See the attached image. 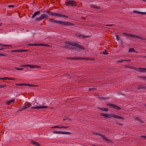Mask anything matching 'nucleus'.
Returning a JSON list of instances; mask_svg holds the SVG:
<instances>
[{"mask_svg":"<svg viewBox=\"0 0 146 146\" xmlns=\"http://www.w3.org/2000/svg\"><path fill=\"white\" fill-rule=\"evenodd\" d=\"M128 36H131V37H135V38H137L141 39L142 40H146V38H143L141 37L137 36H135V35H129V34H128Z\"/></svg>","mask_w":146,"mask_h":146,"instance_id":"ddd939ff","label":"nucleus"},{"mask_svg":"<svg viewBox=\"0 0 146 146\" xmlns=\"http://www.w3.org/2000/svg\"><path fill=\"white\" fill-rule=\"evenodd\" d=\"M9 7H15V6L13 5H9L8 6Z\"/></svg>","mask_w":146,"mask_h":146,"instance_id":"de8ad7c7","label":"nucleus"},{"mask_svg":"<svg viewBox=\"0 0 146 146\" xmlns=\"http://www.w3.org/2000/svg\"><path fill=\"white\" fill-rule=\"evenodd\" d=\"M97 108L98 109H100L101 110L105 111H108V108H101L99 107H98Z\"/></svg>","mask_w":146,"mask_h":146,"instance_id":"aec40b11","label":"nucleus"},{"mask_svg":"<svg viewBox=\"0 0 146 146\" xmlns=\"http://www.w3.org/2000/svg\"><path fill=\"white\" fill-rule=\"evenodd\" d=\"M68 121H70L71 120V119L70 118H69L68 119Z\"/></svg>","mask_w":146,"mask_h":146,"instance_id":"bf43d9fd","label":"nucleus"},{"mask_svg":"<svg viewBox=\"0 0 146 146\" xmlns=\"http://www.w3.org/2000/svg\"><path fill=\"white\" fill-rule=\"evenodd\" d=\"M139 70H137V71L141 72H146L145 71V70H146V68H139Z\"/></svg>","mask_w":146,"mask_h":146,"instance_id":"dca6fc26","label":"nucleus"},{"mask_svg":"<svg viewBox=\"0 0 146 146\" xmlns=\"http://www.w3.org/2000/svg\"><path fill=\"white\" fill-rule=\"evenodd\" d=\"M130 61V60H128V61Z\"/></svg>","mask_w":146,"mask_h":146,"instance_id":"774afa93","label":"nucleus"},{"mask_svg":"<svg viewBox=\"0 0 146 146\" xmlns=\"http://www.w3.org/2000/svg\"><path fill=\"white\" fill-rule=\"evenodd\" d=\"M9 80H15V78H9Z\"/></svg>","mask_w":146,"mask_h":146,"instance_id":"a18cd8bd","label":"nucleus"},{"mask_svg":"<svg viewBox=\"0 0 146 146\" xmlns=\"http://www.w3.org/2000/svg\"><path fill=\"white\" fill-rule=\"evenodd\" d=\"M6 56L7 54H3L0 53V56Z\"/></svg>","mask_w":146,"mask_h":146,"instance_id":"79ce46f5","label":"nucleus"},{"mask_svg":"<svg viewBox=\"0 0 146 146\" xmlns=\"http://www.w3.org/2000/svg\"><path fill=\"white\" fill-rule=\"evenodd\" d=\"M141 137L146 138V136H141Z\"/></svg>","mask_w":146,"mask_h":146,"instance_id":"864d4df0","label":"nucleus"},{"mask_svg":"<svg viewBox=\"0 0 146 146\" xmlns=\"http://www.w3.org/2000/svg\"><path fill=\"white\" fill-rule=\"evenodd\" d=\"M6 48H0V50H3V49H5Z\"/></svg>","mask_w":146,"mask_h":146,"instance_id":"6e6d98bb","label":"nucleus"},{"mask_svg":"<svg viewBox=\"0 0 146 146\" xmlns=\"http://www.w3.org/2000/svg\"><path fill=\"white\" fill-rule=\"evenodd\" d=\"M48 17V16L47 15L45 14H42L41 15L40 17L36 18L35 21H39L46 18H47Z\"/></svg>","mask_w":146,"mask_h":146,"instance_id":"39448f33","label":"nucleus"},{"mask_svg":"<svg viewBox=\"0 0 146 146\" xmlns=\"http://www.w3.org/2000/svg\"><path fill=\"white\" fill-rule=\"evenodd\" d=\"M98 133H97L96 132H95L94 133V134H95V135H97Z\"/></svg>","mask_w":146,"mask_h":146,"instance_id":"680f3d73","label":"nucleus"},{"mask_svg":"<svg viewBox=\"0 0 146 146\" xmlns=\"http://www.w3.org/2000/svg\"><path fill=\"white\" fill-rule=\"evenodd\" d=\"M89 58L84 57H78V60H89Z\"/></svg>","mask_w":146,"mask_h":146,"instance_id":"412c9836","label":"nucleus"},{"mask_svg":"<svg viewBox=\"0 0 146 146\" xmlns=\"http://www.w3.org/2000/svg\"><path fill=\"white\" fill-rule=\"evenodd\" d=\"M53 133L55 134H67L70 135L71 134V133L68 132L62 131H53Z\"/></svg>","mask_w":146,"mask_h":146,"instance_id":"1a4fd4ad","label":"nucleus"},{"mask_svg":"<svg viewBox=\"0 0 146 146\" xmlns=\"http://www.w3.org/2000/svg\"><path fill=\"white\" fill-rule=\"evenodd\" d=\"M76 35L79 37L82 36V38H86L88 37L89 36H86L84 35H81L79 34V33H77L76 34Z\"/></svg>","mask_w":146,"mask_h":146,"instance_id":"f8f14e48","label":"nucleus"},{"mask_svg":"<svg viewBox=\"0 0 146 146\" xmlns=\"http://www.w3.org/2000/svg\"><path fill=\"white\" fill-rule=\"evenodd\" d=\"M101 98H102V99L108 100V99H109V97H101Z\"/></svg>","mask_w":146,"mask_h":146,"instance_id":"f704fd0d","label":"nucleus"},{"mask_svg":"<svg viewBox=\"0 0 146 146\" xmlns=\"http://www.w3.org/2000/svg\"><path fill=\"white\" fill-rule=\"evenodd\" d=\"M66 119H63V121H65V120H66Z\"/></svg>","mask_w":146,"mask_h":146,"instance_id":"e2e57ef3","label":"nucleus"},{"mask_svg":"<svg viewBox=\"0 0 146 146\" xmlns=\"http://www.w3.org/2000/svg\"><path fill=\"white\" fill-rule=\"evenodd\" d=\"M0 79H1V80H2V79H3V78H0Z\"/></svg>","mask_w":146,"mask_h":146,"instance_id":"69168bd1","label":"nucleus"},{"mask_svg":"<svg viewBox=\"0 0 146 146\" xmlns=\"http://www.w3.org/2000/svg\"><path fill=\"white\" fill-rule=\"evenodd\" d=\"M133 12H135L136 13L141 14H146V12H139V11H133Z\"/></svg>","mask_w":146,"mask_h":146,"instance_id":"b1692460","label":"nucleus"},{"mask_svg":"<svg viewBox=\"0 0 146 146\" xmlns=\"http://www.w3.org/2000/svg\"><path fill=\"white\" fill-rule=\"evenodd\" d=\"M28 51V50H26V49H22V50H20V52H27Z\"/></svg>","mask_w":146,"mask_h":146,"instance_id":"7c9ffc66","label":"nucleus"},{"mask_svg":"<svg viewBox=\"0 0 146 146\" xmlns=\"http://www.w3.org/2000/svg\"><path fill=\"white\" fill-rule=\"evenodd\" d=\"M31 103H29L28 104L24 106L22 108V109H21L20 110H23L26 109L30 107L31 106Z\"/></svg>","mask_w":146,"mask_h":146,"instance_id":"4468645a","label":"nucleus"},{"mask_svg":"<svg viewBox=\"0 0 146 146\" xmlns=\"http://www.w3.org/2000/svg\"><path fill=\"white\" fill-rule=\"evenodd\" d=\"M37 46H49L48 45L44 44H38L37 43Z\"/></svg>","mask_w":146,"mask_h":146,"instance_id":"393cba45","label":"nucleus"},{"mask_svg":"<svg viewBox=\"0 0 146 146\" xmlns=\"http://www.w3.org/2000/svg\"><path fill=\"white\" fill-rule=\"evenodd\" d=\"M26 85H27V84L20 83V86H26Z\"/></svg>","mask_w":146,"mask_h":146,"instance_id":"c03bdc74","label":"nucleus"},{"mask_svg":"<svg viewBox=\"0 0 146 146\" xmlns=\"http://www.w3.org/2000/svg\"><path fill=\"white\" fill-rule=\"evenodd\" d=\"M105 139L107 141H109V142H111V141H110V140L109 139H108V138H107V137H105V138H104V139Z\"/></svg>","mask_w":146,"mask_h":146,"instance_id":"a19ab883","label":"nucleus"},{"mask_svg":"<svg viewBox=\"0 0 146 146\" xmlns=\"http://www.w3.org/2000/svg\"><path fill=\"white\" fill-rule=\"evenodd\" d=\"M95 60V59L94 58H89V60Z\"/></svg>","mask_w":146,"mask_h":146,"instance_id":"3c124183","label":"nucleus"},{"mask_svg":"<svg viewBox=\"0 0 146 146\" xmlns=\"http://www.w3.org/2000/svg\"><path fill=\"white\" fill-rule=\"evenodd\" d=\"M116 38H117V39L118 40H119V36L117 35H116Z\"/></svg>","mask_w":146,"mask_h":146,"instance_id":"603ef678","label":"nucleus"},{"mask_svg":"<svg viewBox=\"0 0 146 146\" xmlns=\"http://www.w3.org/2000/svg\"><path fill=\"white\" fill-rule=\"evenodd\" d=\"M66 48H70L69 47V45H66V46L65 47Z\"/></svg>","mask_w":146,"mask_h":146,"instance_id":"4d7b16f0","label":"nucleus"},{"mask_svg":"<svg viewBox=\"0 0 146 146\" xmlns=\"http://www.w3.org/2000/svg\"><path fill=\"white\" fill-rule=\"evenodd\" d=\"M146 88V87L145 86H140L139 88H138V89H144Z\"/></svg>","mask_w":146,"mask_h":146,"instance_id":"2f4dec72","label":"nucleus"},{"mask_svg":"<svg viewBox=\"0 0 146 146\" xmlns=\"http://www.w3.org/2000/svg\"><path fill=\"white\" fill-rule=\"evenodd\" d=\"M48 107L46 106H37L35 107H32L31 108V109H43L48 108Z\"/></svg>","mask_w":146,"mask_h":146,"instance_id":"9d476101","label":"nucleus"},{"mask_svg":"<svg viewBox=\"0 0 146 146\" xmlns=\"http://www.w3.org/2000/svg\"><path fill=\"white\" fill-rule=\"evenodd\" d=\"M45 12L48 14L49 15H52V12H51L47 10Z\"/></svg>","mask_w":146,"mask_h":146,"instance_id":"cd10ccee","label":"nucleus"},{"mask_svg":"<svg viewBox=\"0 0 146 146\" xmlns=\"http://www.w3.org/2000/svg\"><path fill=\"white\" fill-rule=\"evenodd\" d=\"M135 119L138 121H139L140 122H141V123H143V122L142 121V120H141V119L139 118V117H136V118Z\"/></svg>","mask_w":146,"mask_h":146,"instance_id":"bb28decb","label":"nucleus"},{"mask_svg":"<svg viewBox=\"0 0 146 146\" xmlns=\"http://www.w3.org/2000/svg\"><path fill=\"white\" fill-rule=\"evenodd\" d=\"M103 54H104L106 55L108 54V53L107 52V51L105 50V51L103 52Z\"/></svg>","mask_w":146,"mask_h":146,"instance_id":"c9c22d12","label":"nucleus"},{"mask_svg":"<svg viewBox=\"0 0 146 146\" xmlns=\"http://www.w3.org/2000/svg\"><path fill=\"white\" fill-rule=\"evenodd\" d=\"M9 78L7 77L3 78V80H7V79L9 80Z\"/></svg>","mask_w":146,"mask_h":146,"instance_id":"09e8293b","label":"nucleus"},{"mask_svg":"<svg viewBox=\"0 0 146 146\" xmlns=\"http://www.w3.org/2000/svg\"><path fill=\"white\" fill-rule=\"evenodd\" d=\"M26 86H28L30 87H35L38 86V85H34L32 84H27Z\"/></svg>","mask_w":146,"mask_h":146,"instance_id":"5701e85b","label":"nucleus"},{"mask_svg":"<svg viewBox=\"0 0 146 146\" xmlns=\"http://www.w3.org/2000/svg\"><path fill=\"white\" fill-rule=\"evenodd\" d=\"M131 68L130 67L128 66V68Z\"/></svg>","mask_w":146,"mask_h":146,"instance_id":"338daca9","label":"nucleus"},{"mask_svg":"<svg viewBox=\"0 0 146 146\" xmlns=\"http://www.w3.org/2000/svg\"><path fill=\"white\" fill-rule=\"evenodd\" d=\"M123 34L124 35H128V34L127 33H123Z\"/></svg>","mask_w":146,"mask_h":146,"instance_id":"13d9d810","label":"nucleus"},{"mask_svg":"<svg viewBox=\"0 0 146 146\" xmlns=\"http://www.w3.org/2000/svg\"><path fill=\"white\" fill-rule=\"evenodd\" d=\"M0 46H10L11 47L12 46L11 45L4 44L1 43H0Z\"/></svg>","mask_w":146,"mask_h":146,"instance_id":"a878e982","label":"nucleus"},{"mask_svg":"<svg viewBox=\"0 0 146 146\" xmlns=\"http://www.w3.org/2000/svg\"><path fill=\"white\" fill-rule=\"evenodd\" d=\"M49 21L50 22L55 23L57 24H61L64 25L74 26V24L72 23L68 22H64L61 21L55 20L53 19H49Z\"/></svg>","mask_w":146,"mask_h":146,"instance_id":"f257e3e1","label":"nucleus"},{"mask_svg":"<svg viewBox=\"0 0 146 146\" xmlns=\"http://www.w3.org/2000/svg\"><path fill=\"white\" fill-rule=\"evenodd\" d=\"M15 69H16L18 70H22L23 69V68H17V67H15Z\"/></svg>","mask_w":146,"mask_h":146,"instance_id":"473e14b6","label":"nucleus"},{"mask_svg":"<svg viewBox=\"0 0 146 146\" xmlns=\"http://www.w3.org/2000/svg\"><path fill=\"white\" fill-rule=\"evenodd\" d=\"M107 105L108 106L112 107L113 108L117 110H119L121 109V108L118 106L108 103L107 104Z\"/></svg>","mask_w":146,"mask_h":146,"instance_id":"0eeeda50","label":"nucleus"},{"mask_svg":"<svg viewBox=\"0 0 146 146\" xmlns=\"http://www.w3.org/2000/svg\"><path fill=\"white\" fill-rule=\"evenodd\" d=\"M90 7L93 8H95L97 9H101V8L100 7L96 5H95L94 4H91L90 5Z\"/></svg>","mask_w":146,"mask_h":146,"instance_id":"9b49d317","label":"nucleus"},{"mask_svg":"<svg viewBox=\"0 0 146 146\" xmlns=\"http://www.w3.org/2000/svg\"><path fill=\"white\" fill-rule=\"evenodd\" d=\"M6 84H4L3 85H0V88H3L4 87H6Z\"/></svg>","mask_w":146,"mask_h":146,"instance_id":"4c0bfd02","label":"nucleus"},{"mask_svg":"<svg viewBox=\"0 0 146 146\" xmlns=\"http://www.w3.org/2000/svg\"><path fill=\"white\" fill-rule=\"evenodd\" d=\"M128 52H135L137 53V52H136L134 48H130L128 50Z\"/></svg>","mask_w":146,"mask_h":146,"instance_id":"6ab92c4d","label":"nucleus"},{"mask_svg":"<svg viewBox=\"0 0 146 146\" xmlns=\"http://www.w3.org/2000/svg\"><path fill=\"white\" fill-rule=\"evenodd\" d=\"M40 11H37L35 12L32 15V18H33L36 15L40 14Z\"/></svg>","mask_w":146,"mask_h":146,"instance_id":"f3484780","label":"nucleus"},{"mask_svg":"<svg viewBox=\"0 0 146 146\" xmlns=\"http://www.w3.org/2000/svg\"><path fill=\"white\" fill-rule=\"evenodd\" d=\"M100 114L102 116H104L105 117L106 119H107V118H111V117H114L115 118L119 119H124V118L121 116L116 115L115 114H104L103 113H100Z\"/></svg>","mask_w":146,"mask_h":146,"instance_id":"f03ea898","label":"nucleus"},{"mask_svg":"<svg viewBox=\"0 0 146 146\" xmlns=\"http://www.w3.org/2000/svg\"><path fill=\"white\" fill-rule=\"evenodd\" d=\"M60 127V128H68L69 127L68 126L65 127V126H62Z\"/></svg>","mask_w":146,"mask_h":146,"instance_id":"49530a36","label":"nucleus"},{"mask_svg":"<svg viewBox=\"0 0 146 146\" xmlns=\"http://www.w3.org/2000/svg\"><path fill=\"white\" fill-rule=\"evenodd\" d=\"M16 85L17 86H20V83L19 84H16Z\"/></svg>","mask_w":146,"mask_h":146,"instance_id":"5fc2aeb1","label":"nucleus"},{"mask_svg":"<svg viewBox=\"0 0 146 146\" xmlns=\"http://www.w3.org/2000/svg\"><path fill=\"white\" fill-rule=\"evenodd\" d=\"M113 25H112V24H110V25H106V26H113Z\"/></svg>","mask_w":146,"mask_h":146,"instance_id":"8fccbe9b","label":"nucleus"},{"mask_svg":"<svg viewBox=\"0 0 146 146\" xmlns=\"http://www.w3.org/2000/svg\"><path fill=\"white\" fill-rule=\"evenodd\" d=\"M124 61H128V60H121L119 61H117V62H121V63Z\"/></svg>","mask_w":146,"mask_h":146,"instance_id":"c756f323","label":"nucleus"},{"mask_svg":"<svg viewBox=\"0 0 146 146\" xmlns=\"http://www.w3.org/2000/svg\"><path fill=\"white\" fill-rule=\"evenodd\" d=\"M30 46H37V43H32L29 44Z\"/></svg>","mask_w":146,"mask_h":146,"instance_id":"e433bc0d","label":"nucleus"},{"mask_svg":"<svg viewBox=\"0 0 146 146\" xmlns=\"http://www.w3.org/2000/svg\"><path fill=\"white\" fill-rule=\"evenodd\" d=\"M31 143L33 145H35L36 146H40V144L38 143L33 141H31Z\"/></svg>","mask_w":146,"mask_h":146,"instance_id":"2eb2a0df","label":"nucleus"},{"mask_svg":"<svg viewBox=\"0 0 146 146\" xmlns=\"http://www.w3.org/2000/svg\"><path fill=\"white\" fill-rule=\"evenodd\" d=\"M96 90V88H89V91H91L93 90Z\"/></svg>","mask_w":146,"mask_h":146,"instance_id":"58836bf2","label":"nucleus"},{"mask_svg":"<svg viewBox=\"0 0 146 146\" xmlns=\"http://www.w3.org/2000/svg\"><path fill=\"white\" fill-rule=\"evenodd\" d=\"M97 135H98L100 136L101 137L103 138L104 139V138L105 137V135L102 134H98Z\"/></svg>","mask_w":146,"mask_h":146,"instance_id":"c85d7f7f","label":"nucleus"},{"mask_svg":"<svg viewBox=\"0 0 146 146\" xmlns=\"http://www.w3.org/2000/svg\"><path fill=\"white\" fill-rule=\"evenodd\" d=\"M52 15L55 17H65L66 18H68V16H66L64 15L60 14L59 13H55L53 12H52Z\"/></svg>","mask_w":146,"mask_h":146,"instance_id":"6e6552de","label":"nucleus"},{"mask_svg":"<svg viewBox=\"0 0 146 146\" xmlns=\"http://www.w3.org/2000/svg\"><path fill=\"white\" fill-rule=\"evenodd\" d=\"M21 67H30L32 68H40L41 66L37 65H31L30 64L23 65L20 66Z\"/></svg>","mask_w":146,"mask_h":146,"instance_id":"423d86ee","label":"nucleus"},{"mask_svg":"<svg viewBox=\"0 0 146 146\" xmlns=\"http://www.w3.org/2000/svg\"><path fill=\"white\" fill-rule=\"evenodd\" d=\"M60 128V127H59L58 126H55L53 127H51V128Z\"/></svg>","mask_w":146,"mask_h":146,"instance_id":"ea45409f","label":"nucleus"},{"mask_svg":"<svg viewBox=\"0 0 146 146\" xmlns=\"http://www.w3.org/2000/svg\"><path fill=\"white\" fill-rule=\"evenodd\" d=\"M15 100L14 99L12 100H9L6 103L8 105H9L12 103H13Z\"/></svg>","mask_w":146,"mask_h":146,"instance_id":"a211bd4d","label":"nucleus"},{"mask_svg":"<svg viewBox=\"0 0 146 146\" xmlns=\"http://www.w3.org/2000/svg\"><path fill=\"white\" fill-rule=\"evenodd\" d=\"M138 77L143 79H146V77L145 76H138Z\"/></svg>","mask_w":146,"mask_h":146,"instance_id":"37998d69","label":"nucleus"},{"mask_svg":"<svg viewBox=\"0 0 146 146\" xmlns=\"http://www.w3.org/2000/svg\"><path fill=\"white\" fill-rule=\"evenodd\" d=\"M66 59L68 60H78V57H67Z\"/></svg>","mask_w":146,"mask_h":146,"instance_id":"4be33fe9","label":"nucleus"},{"mask_svg":"<svg viewBox=\"0 0 146 146\" xmlns=\"http://www.w3.org/2000/svg\"><path fill=\"white\" fill-rule=\"evenodd\" d=\"M65 4L66 6H76L77 5V3L76 2L72 0L67 1L65 2Z\"/></svg>","mask_w":146,"mask_h":146,"instance_id":"20e7f679","label":"nucleus"},{"mask_svg":"<svg viewBox=\"0 0 146 146\" xmlns=\"http://www.w3.org/2000/svg\"><path fill=\"white\" fill-rule=\"evenodd\" d=\"M119 124L120 125H123V124L121 123H119Z\"/></svg>","mask_w":146,"mask_h":146,"instance_id":"052dcab7","label":"nucleus"},{"mask_svg":"<svg viewBox=\"0 0 146 146\" xmlns=\"http://www.w3.org/2000/svg\"><path fill=\"white\" fill-rule=\"evenodd\" d=\"M70 48L73 49H74V48H72V47H70Z\"/></svg>","mask_w":146,"mask_h":146,"instance_id":"0e129e2a","label":"nucleus"},{"mask_svg":"<svg viewBox=\"0 0 146 146\" xmlns=\"http://www.w3.org/2000/svg\"><path fill=\"white\" fill-rule=\"evenodd\" d=\"M65 43L70 44L72 46H75L78 48L79 49L83 50H84L85 49V48L84 47L82 46L81 45L79 44L77 42H76L75 43H73L68 41V42H65Z\"/></svg>","mask_w":146,"mask_h":146,"instance_id":"7ed1b4c3","label":"nucleus"},{"mask_svg":"<svg viewBox=\"0 0 146 146\" xmlns=\"http://www.w3.org/2000/svg\"><path fill=\"white\" fill-rule=\"evenodd\" d=\"M11 52H20V50H12L11 51Z\"/></svg>","mask_w":146,"mask_h":146,"instance_id":"72a5a7b5","label":"nucleus"}]
</instances>
